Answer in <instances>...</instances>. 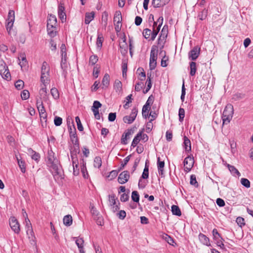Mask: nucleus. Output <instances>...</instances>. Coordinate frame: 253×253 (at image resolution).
Segmentation results:
<instances>
[{
    "instance_id": "obj_1",
    "label": "nucleus",
    "mask_w": 253,
    "mask_h": 253,
    "mask_svg": "<svg viewBox=\"0 0 253 253\" xmlns=\"http://www.w3.org/2000/svg\"><path fill=\"white\" fill-rule=\"evenodd\" d=\"M54 153L51 151L48 152V165L50 168V171L52 172L55 180L61 179V171L57 166L58 160L54 157Z\"/></svg>"
},
{
    "instance_id": "obj_2",
    "label": "nucleus",
    "mask_w": 253,
    "mask_h": 253,
    "mask_svg": "<svg viewBox=\"0 0 253 253\" xmlns=\"http://www.w3.org/2000/svg\"><path fill=\"white\" fill-rule=\"evenodd\" d=\"M158 22H160V24L156 29H153L152 31L148 28L145 29L143 30V35L146 39H148L149 38H151L152 41H154L155 39L163 24V17L162 16H161L158 18Z\"/></svg>"
},
{
    "instance_id": "obj_3",
    "label": "nucleus",
    "mask_w": 253,
    "mask_h": 253,
    "mask_svg": "<svg viewBox=\"0 0 253 253\" xmlns=\"http://www.w3.org/2000/svg\"><path fill=\"white\" fill-rule=\"evenodd\" d=\"M234 113L233 106L231 104H227L222 113V125L228 124L232 118Z\"/></svg>"
},
{
    "instance_id": "obj_4",
    "label": "nucleus",
    "mask_w": 253,
    "mask_h": 253,
    "mask_svg": "<svg viewBox=\"0 0 253 253\" xmlns=\"http://www.w3.org/2000/svg\"><path fill=\"white\" fill-rule=\"evenodd\" d=\"M158 56V50L156 46H153L151 48L150 57L149 68L150 70H153L157 65V59Z\"/></svg>"
},
{
    "instance_id": "obj_5",
    "label": "nucleus",
    "mask_w": 253,
    "mask_h": 253,
    "mask_svg": "<svg viewBox=\"0 0 253 253\" xmlns=\"http://www.w3.org/2000/svg\"><path fill=\"white\" fill-rule=\"evenodd\" d=\"M0 74L3 79L6 80H9L11 79V75L8 67L4 61L1 59H0Z\"/></svg>"
},
{
    "instance_id": "obj_6",
    "label": "nucleus",
    "mask_w": 253,
    "mask_h": 253,
    "mask_svg": "<svg viewBox=\"0 0 253 253\" xmlns=\"http://www.w3.org/2000/svg\"><path fill=\"white\" fill-rule=\"evenodd\" d=\"M72 121V124H73V128L71 127V126H68V128L69 129V134H70V137L71 141H72V143L75 146V149L76 148H79V140L78 139V137L76 134V128L73 125V122Z\"/></svg>"
},
{
    "instance_id": "obj_7",
    "label": "nucleus",
    "mask_w": 253,
    "mask_h": 253,
    "mask_svg": "<svg viewBox=\"0 0 253 253\" xmlns=\"http://www.w3.org/2000/svg\"><path fill=\"white\" fill-rule=\"evenodd\" d=\"M15 20V12L12 10H10L8 12V17L6 19V28L8 33L10 34V31L12 28L13 23Z\"/></svg>"
},
{
    "instance_id": "obj_8",
    "label": "nucleus",
    "mask_w": 253,
    "mask_h": 253,
    "mask_svg": "<svg viewBox=\"0 0 253 253\" xmlns=\"http://www.w3.org/2000/svg\"><path fill=\"white\" fill-rule=\"evenodd\" d=\"M122 17L121 12L120 11H117L115 13L114 17V23L115 26V30L116 32H119L121 29V26H120V24L122 23Z\"/></svg>"
},
{
    "instance_id": "obj_9",
    "label": "nucleus",
    "mask_w": 253,
    "mask_h": 253,
    "mask_svg": "<svg viewBox=\"0 0 253 253\" xmlns=\"http://www.w3.org/2000/svg\"><path fill=\"white\" fill-rule=\"evenodd\" d=\"M138 113V110L136 108H133L132 110L131 114L129 116H126L123 118V121L125 123L130 124L133 122L135 120L137 114Z\"/></svg>"
},
{
    "instance_id": "obj_10",
    "label": "nucleus",
    "mask_w": 253,
    "mask_h": 253,
    "mask_svg": "<svg viewBox=\"0 0 253 253\" xmlns=\"http://www.w3.org/2000/svg\"><path fill=\"white\" fill-rule=\"evenodd\" d=\"M212 235L213 239L216 241V245L220 247L221 249L224 248V245L222 243L223 238L221 237L220 234L218 233L216 229H213L212 230Z\"/></svg>"
},
{
    "instance_id": "obj_11",
    "label": "nucleus",
    "mask_w": 253,
    "mask_h": 253,
    "mask_svg": "<svg viewBox=\"0 0 253 253\" xmlns=\"http://www.w3.org/2000/svg\"><path fill=\"white\" fill-rule=\"evenodd\" d=\"M168 34V26H164L161 32L160 35L159 37L158 42V44L162 43V47L164 46V44L166 42V38Z\"/></svg>"
},
{
    "instance_id": "obj_12",
    "label": "nucleus",
    "mask_w": 253,
    "mask_h": 253,
    "mask_svg": "<svg viewBox=\"0 0 253 253\" xmlns=\"http://www.w3.org/2000/svg\"><path fill=\"white\" fill-rule=\"evenodd\" d=\"M9 225L12 230L17 234L20 232V225L15 217H11L9 219Z\"/></svg>"
},
{
    "instance_id": "obj_13",
    "label": "nucleus",
    "mask_w": 253,
    "mask_h": 253,
    "mask_svg": "<svg viewBox=\"0 0 253 253\" xmlns=\"http://www.w3.org/2000/svg\"><path fill=\"white\" fill-rule=\"evenodd\" d=\"M194 163V162L193 158L188 156L185 158L183 162L184 171L186 172L190 171L193 166Z\"/></svg>"
},
{
    "instance_id": "obj_14",
    "label": "nucleus",
    "mask_w": 253,
    "mask_h": 253,
    "mask_svg": "<svg viewBox=\"0 0 253 253\" xmlns=\"http://www.w3.org/2000/svg\"><path fill=\"white\" fill-rule=\"evenodd\" d=\"M71 154L73 166V173L75 175H77L79 173V168L77 156L76 154H73V151H71Z\"/></svg>"
},
{
    "instance_id": "obj_15",
    "label": "nucleus",
    "mask_w": 253,
    "mask_h": 253,
    "mask_svg": "<svg viewBox=\"0 0 253 253\" xmlns=\"http://www.w3.org/2000/svg\"><path fill=\"white\" fill-rule=\"evenodd\" d=\"M130 175L127 170L122 172L119 175L118 181L120 184H123L128 181Z\"/></svg>"
},
{
    "instance_id": "obj_16",
    "label": "nucleus",
    "mask_w": 253,
    "mask_h": 253,
    "mask_svg": "<svg viewBox=\"0 0 253 253\" xmlns=\"http://www.w3.org/2000/svg\"><path fill=\"white\" fill-rule=\"evenodd\" d=\"M200 47L195 46L189 53V58L192 60H195L199 57L200 53Z\"/></svg>"
},
{
    "instance_id": "obj_17",
    "label": "nucleus",
    "mask_w": 253,
    "mask_h": 253,
    "mask_svg": "<svg viewBox=\"0 0 253 253\" xmlns=\"http://www.w3.org/2000/svg\"><path fill=\"white\" fill-rule=\"evenodd\" d=\"M134 131V128L127 129L126 131L123 134L121 138V143L123 144H127V140L129 138V136L132 134Z\"/></svg>"
},
{
    "instance_id": "obj_18",
    "label": "nucleus",
    "mask_w": 253,
    "mask_h": 253,
    "mask_svg": "<svg viewBox=\"0 0 253 253\" xmlns=\"http://www.w3.org/2000/svg\"><path fill=\"white\" fill-rule=\"evenodd\" d=\"M170 0H152V4L155 8L163 7L169 2Z\"/></svg>"
},
{
    "instance_id": "obj_19",
    "label": "nucleus",
    "mask_w": 253,
    "mask_h": 253,
    "mask_svg": "<svg viewBox=\"0 0 253 253\" xmlns=\"http://www.w3.org/2000/svg\"><path fill=\"white\" fill-rule=\"evenodd\" d=\"M58 12L59 18L62 21V22H63V20H66V15L65 12V7L63 4L61 3L59 5Z\"/></svg>"
},
{
    "instance_id": "obj_20",
    "label": "nucleus",
    "mask_w": 253,
    "mask_h": 253,
    "mask_svg": "<svg viewBox=\"0 0 253 253\" xmlns=\"http://www.w3.org/2000/svg\"><path fill=\"white\" fill-rule=\"evenodd\" d=\"M127 44L126 42V40L125 38L123 39L122 42H120V52L122 54L125 55L127 52Z\"/></svg>"
},
{
    "instance_id": "obj_21",
    "label": "nucleus",
    "mask_w": 253,
    "mask_h": 253,
    "mask_svg": "<svg viewBox=\"0 0 253 253\" xmlns=\"http://www.w3.org/2000/svg\"><path fill=\"white\" fill-rule=\"evenodd\" d=\"M74 239L75 241L76 244L77 245L80 253H84V240L81 238L74 237Z\"/></svg>"
},
{
    "instance_id": "obj_22",
    "label": "nucleus",
    "mask_w": 253,
    "mask_h": 253,
    "mask_svg": "<svg viewBox=\"0 0 253 253\" xmlns=\"http://www.w3.org/2000/svg\"><path fill=\"white\" fill-rule=\"evenodd\" d=\"M157 166L159 175L163 176L164 175L165 162L164 161H161L160 157H158L157 159Z\"/></svg>"
},
{
    "instance_id": "obj_23",
    "label": "nucleus",
    "mask_w": 253,
    "mask_h": 253,
    "mask_svg": "<svg viewBox=\"0 0 253 253\" xmlns=\"http://www.w3.org/2000/svg\"><path fill=\"white\" fill-rule=\"evenodd\" d=\"M95 13L93 11L91 12H86L85 14L84 23L85 24H89L90 22L94 19Z\"/></svg>"
},
{
    "instance_id": "obj_24",
    "label": "nucleus",
    "mask_w": 253,
    "mask_h": 253,
    "mask_svg": "<svg viewBox=\"0 0 253 253\" xmlns=\"http://www.w3.org/2000/svg\"><path fill=\"white\" fill-rule=\"evenodd\" d=\"M199 238L201 242L203 244L207 246H211L210 239L205 235L202 233H200L199 235Z\"/></svg>"
},
{
    "instance_id": "obj_25",
    "label": "nucleus",
    "mask_w": 253,
    "mask_h": 253,
    "mask_svg": "<svg viewBox=\"0 0 253 253\" xmlns=\"http://www.w3.org/2000/svg\"><path fill=\"white\" fill-rule=\"evenodd\" d=\"M56 26L47 25V31L48 35L51 38L54 37L56 35Z\"/></svg>"
},
{
    "instance_id": "obj_26",
    "label": "nucleus",
    "mask_w": 253,
    "mask_h": 253,
    "mask_svg": "<svg viewBox=\"0 0 253 253\" xmlns=\"http://www.w3.org/2000/svg\"><path fill=\"white\" fill-rule=\"evenodd\" d=\"M184 148L185 149V151L190 152L191 150V143L190 140L188 139L187 137L185 136L184 137Z\"/></svg>"
},
{
    "instance_id": "obj_27",
    "label": "nucleus",
    "mask_w": 253,
    "mask_h": 253,
    "mask_svg": "<svg viewBox=\"0 0 253 253\" xmlns=\"http://www.w3.org/2000/svg\"><path fill=\"white\" fill-rule=\"evenodd\" d=\"M28 152L29 154H31L33 160H34L37 162H39L40 159V155L38 153L35 152L31 148H29L28 149Z\"/></svg>"
},
{
    "instance_id": "obj_28",
    "label": "nucleus",
    "mask_w": 253,
    "mask_h": 253,
    "mask_svg": "<svg viewBox=\"0 0 253 253\" xmlns=\"http://www.w3.org/2000/svg\"><path fill=\"white\" fill-rule=\"evenodd\" d=\"M47 25L51 26H57V19L55 15L52 14L49 15L47 20Z\"/></svg>"
},
{
    "instance_id": "obj_29",
    "label": "nucleus",
    "mask_w": 253,
    "mask_h": 253,
    "mask_svg": "<svg viewBox=\"0 0 253 253\" xmlns=\"http://www.w3.org/2000/svg\"><path fill=\"white\" fill-rule=\"evenodd\" d=\"M227 167L228 168L231 174L234 176L237 175L238 177L240 176L241 174L238 170L233 166L230 164H227Z\"/></svg>"
},
{
    "instance_id": "obj_30",
    "label": "nucleus",
    "mask_w": 253,
    "mask_h": 253,
    "mask_svg": "<svg viewBox=\"0 0 253 253\" xmlns=\"http://www.w3.org/2000/svg\"><path fill=\"white\" fill-rule=\"evenodd\" d=\"M49 73H41V81L43 86H46L49 81Z\"/></svg>"
},
{
    "instance_id": "obj_31",
    "label": "nucleus",
    "mask_w": 253,
    "mask_h": 253,
    "mask_svg": "<svg viewBox=\"0 0 253 253\" xmlns=\"http://www.w3.org/2000/svg\"><path fill=\"white\" fill-rule=\"evenodd\" d=\"M39 93L41 98L43 100H46L48 98L47 91L46 86H42L39 91Z\"/></svg>"
},
{
    "instance_id": "obj_32",
    "label": "nucleus",
    "mask_w": 253,
    "mask_h": 253,
    "mask_svg": "<svg viewBox=\"0 0 253 253\" xmlns=\"http://www.w3.org/2000/svg\"><path fill=\"white\" fill-rule=\"evenodd\" d=\"M19 60V64L21 68L26 66L27 64L26 57L25 54H21L18 58Z\"/></svg>"
},
{
    "instance_id": "obj_33",
    "label": "nucleus",
    "mask_w": 253,
    "mask_h": 253,
    "mask_svg": "<svg viewBox=\"0 0 253 253\" xmlns=\"http://www.w3.org/2000/svg\"><path fill=\"white\" fill-rule=\"evenodd\" d=\"M63 220L64 225L67 226H69L72 224V217L70 214L65 215L64 217Z\"/></svg>"
},
{
    "instance_id": "obj_34",
    "label": "nucleus",
    "mask_w": 253,
    "mask_h": 253,
    "mask_svg": "<svg viewBox=\"0 0 253 253\" xmlns=\"http://www.w3.org/2000/svg\"><path fill=\"white\" fill-rule=\"evenodd\" d=\"M37 106L39 112V114L46 112L45 109L43 105L42 101L41 99H37Z\"/></svg>"
},
{
    "instance_id": "obj_35",
    "label": "nucleus",
    "mask_w": 253,
    "mask_h": 253,
    "mask_svg": "<svg viewBox=\"0 0 253 253\" xmlns=\"http://www.w3.org/2000/svg\"><path fill=\"white\" fill-rule=\"evenodd\" d=\"M141 136V132H138L134 137L131 143V146L135 147L139 142L141 140L140 136Z\"/></svg>"
},
{
    "instance_id": "obj_36",
    "label": "nucleus",
    "mask_w": 253,
    "mask_h": 253,
    "mask_svg": "<svg viewBox=\"0 0 253 253\" xmlns=\"http://www.w3.org/2000/svg\"><path fill=\"white\" fill-rule=\"evenodd\" d=\"M208 15V9L204 8L198 15V18L201 20H205Z\"/></svg>"
},
{
    "instance_id": "obj_37",
    "label": "nucleus",
    "mask_w": 253,
    "mask_h": 253,
    "mask_svg": "<svg viewBox=\"0 0 253 253\" xmlns=\"http://www.w3.org/2000/svg\"><path fill=\"white\" fill-rule=\"evenodd\" d=\"M81 170L83 173V177L84 178H87L88 177V174L85 166V163L84 162V161H83V163L81 164Z\"/></svg>"
},
{
    "instance_id": "obj_38",
    "label": "nucleus",
    "mask_w": 253,
    "mask_h": 253,
    "mask_svg": "<svg viewBox=\"0 0 253 253\" xmlns=\"http://www.w3.org/2000/svg\"><path fill=\"white\" fill-rule=\"evenodd\" d=\"M110 83V76L108 74H105L103 78L102 84L105 88L107 87Z\"/></svg>"
},
{
    "instance_id": "obj_39",
    "label": "nucleus",
    "mask_w": 253,
    "mask_h": 253,
    "mask_svg": "<svg viewBox=\"0 0 253 253\" xmlns=\"http://www.w3.org/2000/svg\"><path fill=\"white\" fill-rule=\"evenodd\" d=\"M171 211L173 214L180 216L181 215V212L179 208L176 205H172L171 206Z\"/></svg>"
},
{
    "instance_id": "obj_40",
    "label": "nucleus",
    "mask_w": 253,
    "mask_h": 253,
    "mask_svg": "<svg viewBox=\"0 0 253 253\" xmlns=\"http://www.w3.org/2000/svg\"><path fill=\"white\" fill-rule=\"evenodd\" d=\"M190 74L191 76H193L195 75L196 70H197L196 62H190Z\"/></svg>"
},
{
    "instance_id": "obj_41",
    "label": "nucleus",
    "mask_w": 253,
    "mask_h": 253,
    "mask_svg": "<svg viewBox=\"0 0 253 253\" xmlns=\"http://www.w3.org/2000/svg\"><path fill=\"white\" fill-rule=\"evenodd\" d=\"M149 177V166L147 165V163L145 164V168L143 170V172L141 175V178L143 179H147Z\"/></svg>"
},
{
    "instance_id": "obj_42",
    "label": "nucleus",
    "mask_w": 253,
    "mask_h": 253,
    "mask_svg": "<svg viewBox=\"0 0 253 253\" xmlns=\"http://www.w3.org/2000/svg\"><path fill=\"white\" fill-rule=\"evenodd\" d=\"M94 167L96 168H100L102 165V160L100 157H96L94 159Z\"/></svg>"
},
{
    "instance_id": "obj_43",
    "label": "nucleus",
    "mask_w": 253,
    "mask_h": 253,
    "mask_svg": "<svg viewBox=\"0 0 253 253\" xmlns=\"http://www.w3.org/2000/svg\"><path fill=\"white\" fill-rule=\"evenodd\" d=\"M245 97V94L243 93L237 92L233 95L232 99L235 101H238L243 99Z\"/></svg>"
},
{
    "instance_id": "obj_44",
    "label": "nucleus",
    "mask_w": 253,
    "mask_h": 253,
    "mask_svg": "<svg viewBox=\"0 0 253 253\" xmlns=\"http://www.w3.org/2000/svg\"><path fill=\"white\" fill-rule=\"evenodd\" d=\"M49 66L45 61H44L42 64L41 73H49Z\"/></svg>"
},
{
    "instance_id": "obj_45",
    "label": "nucleus",
    "mask_w": 253,
    "mask_h": 253,
    "mask_svg": "<svg viewBox=\"0 0 253 253\" xmlns=\"http://www.w3.org/2000/svg\"><path fill=\"white\" fill-rule=\"evenodd\" d=\"M18 164L19 168L21 169V171L23 173H25L26 171V167L25 162L22 160L18 159L17 158Z\"/></svg>"
},
{
    "instance_id": "obj_46",
    "label": "nucleus",
    "mask_w": 253,
    "mask_h": 253,
    "mask_svg": "<svg viewBox=\"0 0 253 253\" xmlns=\"http://www.w3.org/2000/svg\"><path fill=\"white\" fill-rule=\"evenodd\" d=\"M50 93L52 97L55 99H57L59 97V92L57 89L55 87H53L50 90Z\"/></svg>"
},
{
    "instance_id": "obj_47",
    "label": "nucleus",
    "mask_w": 253,
    "mask_h": 253,
    "mask_svg": "<svg viewBox=\"0 0 253 253\" xmlns=\"http://www.w3.org/2000/svg\"><path fill=\"white\" fill-rule=\"evenodd\" d=\"M131 199L135 202H138L139 201V195L137 191H133L131 194Z\"/></svg>"
},
{
    "instance_id": "obj_48",
    "label": "nucleus",
    "mask_w": 253,
    "mask_h": 253,
    "mask_svg": "<svg viewBox=\"0 0 253 253\" xmlns=\"http://www.w3.org/2000/svg\"><path fill=\"white\" fill-rule=\"evenodd\" d=\"M179 121L182 122L185 117V110L183 108H180L178 112Z\"/></svg>"
},
{
    "instance_id": "obj_49",
    "label": "nucleus",
    "mask_w": 253,
    "mask_h": 253,
    "mask_svg": "<svg viewBox=\"0 0 253 253\" xmlns=\"http://www.w3.org/2000/svg\"><path fill=\"white\" fill-rule=\"evenodd\" d=\"M98 60V57L96 55H92L89 58V64L91 65H95Z\"/></svg>"
},
{
    "instance_id": "obj_50",
    "label": "nucleus",
    "mask_w": 253,
    "mask_h": 253,
    "mask_svg": "<svg viewBox=\"0 0 253 253\" xmlns=\"http://www.w3.org/2000/svg\"><path fill=\"white\" fill-rule=\"evenodd\" d=\"M190 184L194 185L196 187H198L199 185L196 180V177L195 175L192 174L190 176Z\"/></svg>"
},
{
    "instance_id": "obj_51",
    "label": "nucleus",
    "mask_w": 253,
    "mask_h": 253,
    "mask_svg": "<svg viewBox=\"0 0 253 253\" xmlns=\"http://www.w3.org/2000/svg\"><path fill=\"white\" fill-rule=\"evenodd\" d=\"M24 85V83L23 81H22L21 80H18L15 83V86L18 90H20V89H22Z\"/></svg>"
},
{
    "instance_id": "obj_52",
    "label": "nucleus",
    "mask_w": 253,
    "mask_h": 253,
    "mask_svg": "<svg viewBox=\"0 0 253 253\" xmlns=\"http://www.w3.org/2000/svg\"><path fill=\"white\" fill-rule=\"evenodd\" d=\"M241 184L246 188H249L251 186L250 181L247 178H242L241 179Z\"/></svg>"
},
{
    "instance_id": "obj_53",
    "label": "nucleus",
    "mask_w": 253,
    "mask_h": 253,
    "mask_svg": "<svg viewBox=\"0 0 253 253\" xmlns=\"http://www.w3.org/2000/svg\"><path fill=\"white\" fill-rule=\"evenodd\" d=\"M75 121L77 124V127L79 131H82L84 130V127L82 125L80 118L78 116L76 117Z\"/></svg>"
},
{
    "instance_id": "obj_54",
    "label": "nucleus",
    "mask_w": 253,
    "mask_h": 253,
    "mask_svg": "<svg viewBox=\"0 0 253 253\" xmlns=\"http://www.w3.org/2000/svg\"><path fill=\"white\" fill-rule=\"evenodd\" d=\"M21 98L23 100H26L30 97V93L28 90H24L21 94Z\"/></svg>"
},
{
    "instance_id": "obj_55",
    "label": "nucleus",
    "mask_w": 253,
    "mask_h": 253,
    "mask_svg": "<svg viewBox=\"0 0 253 253\" xmlns=\"http://www.w3.org/2000/svg\"><path fill=\"white\" fill-rule=\"evenodd\" d=\"M131 156V155H129L124 159V163L121 164V166L119 168V170H122L124 168V167L127 164V163L129 162L130 160Z\"/></svg>"
},
{
    "instance_id": "obj_56",
    "label": "nucleus",
    "mask_w": 253,
    "mask_h": 253,
    "mask_svg": "<svg viewBox=\"0 0 253 253\" xmlns=\"http://www.w3.org/2000/svg\"><path fill=\"white\" fill-rule=\"evenodd\" d=\"M153 128V124L152 121H151L149 120V122H148L146 125V131L147 133H149L151 132Z\"/></svg>"
},
{
    "instance_id": "obj_57",
    "label": "nucleus",
    "mask_w": 253,
    "mask_h": 253,
    "mask_svg": "<svg viewBox=\"0 0 253 253\" xmlns=\"http://www.w3.org/2000/svg\"><path fill=\"white\" fill-rule=\"evenodd\" d=\"M237 223L239 226L242 227L243 226L245 225V219L243 217H238L236 218V220Z\"/></svg>"
},
{
    "instance_id": "obj_58",
    "label": "nucleus",
    "mask_w": 253,
    "mask_h": 253,
    "mask_svg": "<svg viewBox=\"0 0 253 253\" xmlns=\"http://www.w3.org/2000/svg\"><path fill=\"white\" fill-rule=\"evenodd\" d=\"M54 123L56 126H60L62 123V119L61 117L56 116L54 118Z\"/></svg>"
},
{
    "instance_id": "obj_59",
    "label": "nucleus",
    "mask_w": 253,
    "mask_h": 253,
    "mask_svg": "<svg viewBox=\"0 0 253 253\" xmlns=\"http://www.w3.org/2000/svg\"><path fill=\"white\" fill-rule=\"evenodd\" d=\"M94 219L96 220L97 225L102 226L104 224L103 219L102 216H98L94 217Z\"/></svg>"
},
{
    "instance_id": "obj_60",
    "label": "nucleus",
    "mask_w": 253,
    "mask_h": 253,
    "mask_svg": "<svg viewBox=\"0 0 253 253\" xmlns=\"http://www.w3.org/2000/svg\"><path fill=\"white\" fill-rule=\"evenodd\" d=\"M114 87L118 90H120L122 87L121 82L119 80H116L115 82Z\"/></svg>"
},
{
    "instance_id": "obj_61",
    "label": "nucleus",
    "mask_w": 253,
    "mask_h": 253,
    "mask_svg": "<svg viewBox=\"0 0 253 253\" xmlns=\"http://www.w3.org/2000/svg\"><path fill=\"white\" fill-rule=\"evenodd\" d=\"M140 161V158H137L135 159L134 161V163L132 169V173L136 169L137 167L138 166Z\"/></svg>"
},
{
    "instance_id": "obj_62",
    "label": "nucleus",
    "mask_w": 253,
    "mask_h": 253,
    "mask_svg": "<svg viewBox=\"0 0 253 253\" xmlns=\"http://www.w3.org/2000/svg\"><path fill=\"white\" fill-rule=\"evenodd\" d=\"M109 202L111 206L116 204V198L115 195H109Z\"/></svg>"
},
{
    "instance_id": "obj_63",
    "label": "nucleus",
    "mask_w": 253,
    "mask_h": 253,
    "mask_svg": "<svg viewBox=\"0 0 253 253\" xmlns=\"http://www.w3.org/2000/svg\"><path fill=\"white\" fill-rule=\"evenodd\" d=\"M102 106V104L98 101H94L91 109H99Z\"/></svg>"
},
{
    "instance_id": "obj_64",
    "label": "nucleus",
    "mask_w": 253,
    "mask_h": 253,
    "mask_svg": "<svg viewBox=\"0 0 253 253\" xmlns=\"http://www.w3.org/2000/svg\"><path fill=\"white\" fill-rule=\"evenodd\" d=\"M129 199V195L126 193H123L121 195L120 200L122 202H125L127 201Z\"/></svg>"
}]
</instances>
